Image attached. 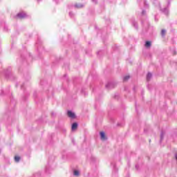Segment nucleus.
<instances>
[{
  "mask_svg": "<svg viewBox=\"0 0 177 177\" xmlns=\"http://www.w3.org/2000/svg\"><path fill=\"white\" fill-rule=\"evenodd\" d=\"M100 139H101V140H102V142L106 141V140L107 139V136H106V133H104V131H100Z\"/></svg>",
  "mask_w": 177,
  "mask_h": 177,
  "instance_id": "1",
  "label": "nucleus"
},
{
  "mask_svg": "<svg viewBox=\"0 0 177 177\" xmlns=\"http://www.w3.org/2000/svg\"><path fill=\"white\" fill-rule=\"evenodd\" d=\"M67 115L69 118H75V113L71 111H68Z\"/></svg>",
  "mask_w": 177,
  "mask_h": 177,
  "instance_id": "2",
  "label": "nucleus"
},
{
  "mask_svg": "<svg viewBox=\"0 0 177 177\" xmlns=\"http://www.w3.org/2000/svg\"><path fill=\"white\" fill-rule=\"evenodd\" d=\"M17 16L19 19H24V17H27V15L25 12H19Z\"/></svg>",
  "mask_w": 177,
  "mask_h": 177,
  "instance_id": "3",
  "label": "nucleus"
},
{
  "mask_svg": "<svg viewBox=\"0 0 177 177\" xmlns=\"http://www.w3.org/2000/svg\"><path fill=\"white\" fill-rule=\"evenodd\" d=\"M77 128H78V124L73 123L72 124V127H71L72 131H75L77 129Z\"/></svg>",
  "mask_w": 177,
  "mask_h": 177,
  "instance_id": "4",
  "label": "nucleus"
},
{
  "mask_svg": "<svg viewBox=\"0 0 177 177\" xmlns=\"http://www.w3.org/2000/svg\"><path fill=\"white\" fill-rule=\"evenodd\" d=\"M80 171L79 170H74L73 171V175L74 176H80Z\"/></svg>",
  "mask_w": 177,
  "mask_h": 177,
  "instance_id": "5",
  "label": "nucleus"
},
{
  "mask_svg": "<svg viewBox=\"0 0 177 177\" xmlns=\"http://www.w3.org/2000/svg\"><path fill=\"white\" fill-rule=\"evenodd\" d=\"M150 46H151V43L150 41H146L145 47L146 48H150Z\"/></svg>",
  "mask_w": 177,
  "mask_h": 177,
  "instance_id": "6",
  "label": "nucleus"
},
{
  "mask_svg": "<svg viewBox=\"0 0 177 177\" xmlns=\"http://www.w3.org/2000/svg\"><path fill=\"white\" fill-rule=\"evenodd\" d=\"M15 161L16 162H19L20 161V158L19 156H15Z\"/></svg>",
  "mask_w": 177,
  "mask_h": 177,
  "instance_id": "7",
  "label": "nucleus"
},
{
  "mask_svg": "<svg viewBox=\"0 0 177 177\" xmlns=\"http://www.w3.org/2000/svg\"><path fill=\"white\" fill-rule=\"evenodd\" d=\"M75 6V8H83L84 5H82V4H76Z\"/></svg>",
  "mask_w": 177,
  "mask_h": 177,
  "instance_id": "8",
  "label": "nucleus"
},
{
  "mask_svg": "<svg viewBox=\"0 0 177 177\" xmlns=\"http://www.w3.org/2000/svg\"><path fill=\"white\" fill-rule=\"evenodd\" d=\"M151 78V73H149L147 75V79L149 80Z\"/></svg>",
  "mask_w": 177,
  "mask_h": 177,
  "instance_id": "9",
  "label": "nucleus"
},
{
  "mask_svg": "<svg viewBox=\"0 0 177 177\" xmlns=\"http://www.w3.org/2000/svg\"><path fill=\"white\" fill-rule=\"evenodd\" d=\"M124 81H128V80H129V75H127L124 77Z\"/></svg>",
  "mask_w": 177,
  "mask_h": 177,
  "instance_id": "10",
  "label": "nucleus"
},
{
  "mask_svg": "<svg viewBox=\"0 0 177 177\" xmlns=\"http://www.w3.org/2000/svg\"><path fill=\"white\" fill-rule=\"evenodd\" d=\"M165 32H166L165 30H162V31H161L162 37H164V35H165Z\"/></svg>",
  "mask_w": 177,
  "mask_h": 177,
  "instance_id": "11",
  "label": "nucleus"
},
{
  "mask_svg": "<svg viewBox=\"0 0 177 177\" xmlns=\"http://www.w3.org/2000/svg\"><path fill=\"white\" fill-rule=\"evenodd\" d=\"M164 133H161L160 134V139L162 140L164 138Z\"/></svg>",
  "mask_w": 177,
  "mask_h": 177,
  "instance_id": "12",
  "label": "nucleus"
}]
</instances>
